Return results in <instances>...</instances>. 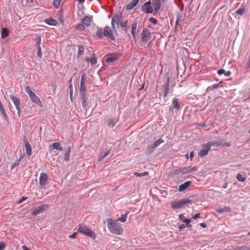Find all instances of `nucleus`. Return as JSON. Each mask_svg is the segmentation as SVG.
Here are the masks:
<instances>
[{"instance_id":"38","label":"nucleus","mask_w":250,"mask_h":250,"mask_svg":"<svg viewBox=\"0 0 250 250\" xmlns=\"http://www.w3.org/2000/svg\"><path fill=\"white\" fill-rule=\"evenodd\" d=\"M236 179L239 181L241 182H244L246 180V178L243 177L242 174L240 173H239L236 176Z\"/></svg>"},{"instance_id":"35","label":"nucleus","mask_w":250,"mask_h":250,"mask_svg":"<svg viewBox=\"0 0 250 250\" xmlns=\"http://www.w3.org/2000/svg\"><path fill=\"white\" fill-rule=\"evenodd\" d=\"M0 111L2 113V115L4 117V118L6 119L7 118V116L6 113H5V110L3 107V105L1 102H0Z\"/></svg>"},{"instance_id":"19","label":"nucleus","mask_w":250,"mask_h":250,"mask_svg":"<svg viewBox=\"0 0 250 250\" xmlns=\"http://www.w3.org/2000/svg\"><path fill=\"white\" fill-rule=\"evenodd\" d=\"M216 210L220 213H223L224 212H230L231 209L229 207H224V208H218Z\"/></svg>"},{"instance_id":"55","label":"nucleus","mask_w":250,"mask_h":250,"mask_svg":"<svg viewBox=\"0 0 250 250\" xmlns=\"http://www.w3.org/2000/svg\"><path fill=\"white\" fill-rule=\"evenodd\" d=\"M200 213H197V214H196L195 215H194L192 217V219H195L196 218H200Z\"/></svg>"},{"instance_id":"8","label":"nucleus","mask_w":250,"mask_h":250,"mask_svg":"<svg viewBox=\"0 0 250 250\" xmlns=\"http://www.w3.org/2000/svg\"><path fill=\"white\" fill-rule=\"evenodd\" d=\"M48 179V175L45 173H41L39 177V183L41 187H44L46 185Z\"/></svg>"},{"instance_id":"56","label":"nucleus","mask_w":250,"mask_h":250,"mask_svg":"<svg viewBox=\"0 0 250 250\" xmlns=\"http://www.w3.org/2000/svg\"><path fill=\"white\" fill-rule=\"evenodd\" d=\"M27 199V197H23L20 200H19L18 202V204H21L22 202H23L24 200H25Z\"/></svg>"},{"instance_id":"18","label":"nucleus","mask_w":250,"mask_h":250,"mask_svg":"<svg viewBox=\"0 0 250 250\" xmlns=\"http://www.w3.org/2000/svg\"><path fill=\"white\" fill-rule=\"evenodd\" d=\"M139 2V0H132L129 4L126 5L127 10H131L136 6Z\"/></svg>"},{"instance_id":"54","label":"nucleus","mask_w":250,"mask_h":250,"mask_svg":"<svg viewBox=\"0 0 250 250\" xmlns=\"http://www.w3.org/2000/svg\"><path fill=\"white\" fill-rule=\"evenodd\" d=\"M77 235V232H74L72 235H71L69 237L72 239H74L76 237Z\"/></svg>"},{"instance_id":"39","label":"nucleus","mask_w":250,"mask_h":250,"mask_svg":"<svg viewBox=\"0 0 250 250\" xmlns=\"http://www.w3.org/2000/svg\"><path fill=\"white\" fill-rule=\"evenodd\" d=\"M207 145L208 146H209V147L210 148L211 147V146H219L221 145V144L218 143L216 141H214V142H208Z\"/></svg>"},{"instance_id":"5","label":"nucleus","mask_w":250,"mask_h":250,"mask_svg":"<svg viewBox=\"0 0 250 250\" xmlns=\"http://www.w3.org/2000/svg\"><path fill=\"white\" fill-rule=\"evenodd\" d=\"M48 208V205L46 204H43L41 205V206L35 208L32 212H31L32 215H37L39 214L44 210H47Z\"/></svg>"},{"instance_id":"11","label":"nucleus","mask_w":250,"mask_h":250,"mask_svg":"<svg viewBox=\"0 0 250 250\" xmlns=\"http://www.w3.org/2000/svg\"><path fill=\"white\" fill-rule=\"evenodd\" d=\"M24 146L26 153L28 157H30L32 152V147L27 139H24Z\"/></svg>"},{"instance_id":"61","label":"nucleus","mask_w":250,"mask_h":250,"mask_svg":"<svg viewBox=\"0 0 250 250\" xmlns=\"http://www.w3.org/2000/svg\"><path fill=\"white\" fill-rule=\"evenodd\" d=\"M231 146V144L229 142H227V143H225L224 145H223V146Z\"/></svg>"},{"instance_id":"6","label":"nucleus","mask_w":250,"mask_h":250,"mask_svg":"<svg viewBox=\"0 0 250 250\" xmlns=\"http://www.w3.org/2000/svg\"><path fill=\"white\" fill-rule=\"evenodd\" d=\"M151 38V35L149 30L147 28L143 30L141 34V41L143 42H147Z\"/></svg>"},{"instance_id":"9","label":"nucleus","mask_w":250,"mask_h":250,"mask_svg":"<svg viewBox=\"0 0 250 250\" xmlns=\"http://www.w3.org/2000/svg\"><path fill=\"white\" fill-rule=\"evenodd\" d=\"M103 34L105 37L108 38L111 40H114V36L112 33V31L108 26H106L104 27L103 31Z\"/></svg>"},{"instance_id":"13","label":"nucleus","mask_w":250,"mask_h":250,"mask_svg":"<svg viewBox=\"0 0 250 250\" xmlns=\"http://www.w3.org/2000/svg\"><path fill=\"white\" fill-rule=\"evenodd\" d=\"M204 149L201 150L199 152V155L201 157L207 155L209 150H210L209 146H208L207 144L204 145Z\"/></svg>"},{"instance_id":"49","label":"nucleus","mask_w":250,"mask_h":250,"mask_svg":"<svg viewBox=\"0 0 250 250\" xmlns=\"http://www.w3.org/2000/svg\"><path fill=\"white\" fill-rule=\"evenodd\" d=\"M5 244L0 242V250H4L5 249Z\"/></svg>"},{"instance_id":"40","label":"nucleus","mask_w":250,"mask_h":250,"mask_svg":"<svg viewBox=\"0 0 250 250\" xmlns=\"http://www.w3.org/2000/svg\"><path fill=\"white\" fill-rule=\"evenodd\" d=\"M115 122L114 121V120H112V119H109V120L107 121V125L108 126H111V127H113L115 125Z\"/></svg>"},{"instance_id":"1","label":"nucleus","mask_w":250,"mask_h":250,"mask_svg":"<svg viewBox=\"0 0 250 250\" xmlns=\"http://www.w3.org/2000/svg\"><path fill=\"white\" fill-rule=\"evenodd\" d=\"M127 23V20H124L120 13L114 16L111 20L112 28L115 31H116V28H118L120 23L121 27L124 29L125 32H126Z\"/></svg>"},{"instance_id":"24","label":"nucleus","mask_w":250,"mask_h":250,"mask_svg":"<svg viewBox=\"0 0 250 250\" xmlns=\"http://www.w3.org/2000/svg\"><path fill=\"white\" fill-rule=\"evenodd\" d=\"M9 30L7 28H3L1 31V37L2 39L6 38L9 35Z\"/></svg>"},{"instance_id":"37","label":"nucleus","mask_w":250,"mask_h":250,"mask_svg":"<svg viewBox=\"0 0 250 250\" xmlns=\"http://www.w3.org/2000/svg\"><path fill=\"white\" fill-rule=\"evenodd\" d=\"M25 91L30 97L31 95L33 94L34 93L32 91L31 88L30 86H27L25 87Z\"/></svg>"},{"instance_id":"22","label":"nucleus","mask_w":250,"mask_h":250,"mask_svg":"<svg viewBox=\"0 0 250 250\" xmlns=\"http://www.w3.org/2000/svg\"><path fill=\"white\" fill-rule=\"evenodd\" d=\"M45 22L46 23L50 25H56L58 23V21L56 20H55L52 18H49L46 19L45 20Z\"/></svg>"},{"instance_id":"57","label":"nucleus","mask_w":250,"mask_h":250,"mask_svg":"<svg viewBox=\"0 0 250 250\" xmlns=\"http://www.w3.org/2000/svg\"><path fill=\"white\" fill-rule=\"evenodd\" d=\"M180 19V16L179 15H177V18H176V20L175 21L176 25H177Z\"/></svg>"},{"instance_id":"20","label":"nucleus","mask_w":250,"mask_h":250,"mask_svg":"<svg viewBox=\"0 0 250 250\" xmlns=\"http://www.w3.org/2000/svg\"><path fill=\"white\" fill-rule=\"evenodd\" d=\"M189 173L188 171V167H182V168L177 169L174 172V173L175 174H186V173Z\"/></svg>"},{"instance_id":"60","label":"nucleus","mask_w":250,"mask_h":250,"mask_svg":"<svg viewBox=\"0 0 250 250\" xmlns=\"http://www.w3.org/2000/svg\"><path fill=\"white\" fill-rule=\"evenodd\" d=\"M194 157V153H193V151H191L190 152V160H191Z\"/></svg>"},{"instance_id":"59","label":"nucleus","mask_w":250,"mask_h":250,"mask_svg":"<svg viewBox=\"0 0 250 250\" xmlns=\"http://www.w3.org/2000/svg\"><path fill=\"white\" fill-rule=\"evenodd\" d=\"M152 44H153L152 42L150 41L148 44V47L149 49H151L152 48Z\"/></svg>"},{"instance_id":"64","label":"nucleus","mask_w":250,"mask_h":250,"mask_svg":"<svg viewBox=\"0 0 250 250\" xmlns=\"http://www.w3.org/2000/svg\"><path fill=\"white\" fill-rule=\"evenodd\" d=\"M22 249L23 250H30L28 249L25 245L22 246Z\"/></svg>"},{"instance_id":"17","label":"nucleus","mask_w":250,"mask_h":250,"mask_svg":"<svg viewBox=\"0 0 250 250\" xmlns=\"http://www.w3.org/2000/svg\"><path fill=\"white\" fill-rule=\"evenodd\" d=\"M190 181H187L185 182L184 184H181L179 186L178 190L179 191H183L185 190L188 188V187L190 185Z\"/></svg>"},{"instance_id":"23","label":"nucleus","mask_w":250,"mask_h":250,"mask_svg":"<svg viewBox=\"0 0 250 250\" xmlns=\"http://www.w3.org/2000/svg\"><path fill=\"white\" fill-rule=\"evenodd\" d=\"M137 22H134L131 25V34L133 37V38L135 39V34H136V30L137 28Z\"/></svg>"},{"instance_id":"44","label":"nucleus","mask_w":250,"mask_h":250,"mask_svg":"<svg viewBox=\"0 0 250 250\" xmlns=\"http://www.w3.org/2000/svg\"><path fill=\"white\" fill-rule=\"evenodd\" d=\"M22 158H20L19 160H17L11 167V169H12L14 168V167L17 166H18Z\"/></svg>"},{"instance_id":"34","label":"nucleus","mask_w":250,"mask_h":250,"mask_svg":"<svg viewBox=\"0 0 250 250\" xmlns=\"http://www.w3.org/2000/svg\"><path fill=\"white\" fill-rule=\"evenodd\" d=\"M133 174L137 177H142L145 176L148 174V172L147 171H145L142 173H138L137 172H134Z\"/></svg>"},{"instance_id":"21","label":"nucleus","mask_w":250,"mask_h":250,"mask_svg":"<svg viewBox=\"0 0 250 250\" xmlns=\"http://www.w3.org/2000/svg\"><path fill=\"white\" fill-rule=\"evenodd\" d=\"M50 148L52 149H55L60 151L62 150L61 144L59 142L53 143L51 146H50Z\"/></svg>"},{"instance_id":"63","label":"nucleus","mask_w":250,"mask_h":250,"mask_svg":"<svg viewBox=\"0 0 250 250\" xmlns=\"http://www.w3.org/2000/svg\"><path fill=\"white\" fill-rule=\"evenodd\" d=\"M200 226L203 227V228H206L207 227V225L205 223H202L200 224Z\"/></svg>"},{"instance_id":"30","label":"nucleus","mask_w":250,"mask_h":250,"mask_svg":"<svg viewBox=\"0 0 250 250\" xmlns=\"http://www.w3.org/2000/svg\"><path fill=\"white\" fill-rule=\"evenodd\" d=\"M84 47L83 45L79 46V49H78V51L77 52V55L78 58L80 57L83 54V53L84 52Z\"/></svg>"},{"instance_id":"2","label":"nucleus","mask_w":250,"mask_h":250,"mask_svg":"<svg viewBox=\"0 0 250 250\" xmlns=\"http://www.w3.org/2000/svg\"><path fill=\"white\" fill-rule=\"evenodd\" d=\"M107 227L110 231L117 235H120L123 232V229L121 225L114 221L112 219L108 218L106 220Z\"/></svg>"},{"instance_id":"3","label":"nucleus","mask_w":250,"mask_h":250,"mask_svg":"<svg viewBox=\"0 0 250 250\" xmlns=\"http://www.w3.org/2000/svg\"><path fill=\"white\" fill-rule=\"evenodd\" d=\"M78 232L93 239L96 237V235L93 231L90 230L86 226L83 224L78 225Z\"/></svg>"},{"instance_id":"47","label":"nucleus","mask_w":250,"mask_h":250,"mask_svg":"<svg viewBox=\"0 0 250 250\" xmlns=\"http://www.w3.org/2000/svg\"><path fill=\"white\" fill-rule=\"evenodd\" d=\"M38 56L40 58L42 57V50L40 46H38Z\"/></svg>"},{"instance_id":"52","label":"nucleus","mask_w":250,"mask_h":250,"mask_svg":"<svg viewBox=\"0 0 250 250\" xmlns=\"http://www.w3.org/2000/svg\"><path fill=\"white\" fill-rule=\"evenodd\" d=\"M179 219L181 220V221H183V222H184V220H187V219H186L185 216H184L183 214H181L180 215H179Z\"/></svg>"},{"instance_id":"50","label":"nucleus","mask_w":250,"mask_h":250,"mask_svg":"<svg viewBox=\"0 0 250 250\" xmlns=\"http://www.w3.org/2000/svg\"><path fill=\"white\" fill-rule=\"evenodd\" d=\"M85 82H86L85 76L84 74H83L81 77V83H85Z\"/></svg>"},{"instance_id":"29","label":"nucleus","mask_w":250,"mask_h":250,"mask_svg":"<svg viewBox=\"0 0 250 250\" xmlns=\"http://www.w3.org/2000/svg\"><path fill=\"white\" fill-rule=\"evenodd\" d=\"M128 213H129V211H127V212H126L125 213L122 215L121 217H119L117 220L120 221L122 222H125L126 220V218H127V215Z\"/></svg>"},{"instance_id":"48","label":"nucleus","mask_w":250,"mask_h":250,"mask_svg":"<svg viewBox=\"0 0 250 250\" xmlns=\"http://www.w3.org/2000/svg\"><path fill=\"white\" fill-rule=\"evenodd\" d=\"M149 21L150 22H151L152 23H153L154 24H156L157 23V21L155 19L153 18H150L149 19Z\"/></svg>"},{"instance_id":"32","label":"nucleus","mask_w":250,"mask_h":250,"mask_svg":"<svg viewBox=\"0 0 250 250\" xmlns=\"http://www.w3.org/2000/svg\"><path fill=\"white\" fill-rule=\"evenodd\" d=\"M85 26L83 23H79L75 26V29L77 30L81 31H83L85 29Z\"/></svg>"},{"instance_id":"4","label":"nucleus","mask_w":250,"mask_h":250,"mask_svg":"<svg viewBox=\"0 0 250 250\" xmlns=\"http://www.w3.org/2000/svg\"><path fill=\"white\" fill-rule=\"evenodd\" d=\"M191 202V201L188 198L182 199L177 201H173L170 203L171 207L173 209H179L182 208L184 205Z\"/></svg>"},{"instance_id":"27","label":"nucleus","mask_w":250,"mask_h":250,"mask_svg":"<svg viewBox=\"0 0 250 250\" xmlns=\"http://www.w3.org/2000/svg\"><path fill=\"white\" fill-rule=\"evenodd\" d=\"M163 142H164V140L161 138H160L158 140L155 141L153 143L152 146H151V149H152L151 151H152L155 148L158 146L161 143H162Z\"/></svg>"},{"instance_id":"51","label":"nucleus","mask_w":250,"mask_h":250,"mask_svg":"<svg viewBox=\"0 0 250 250\" xmlns=\"http://www.w3.org/2000/svg\"><path fill=\"white\" fill-rule=\"evenodd\" d=\"M41 43V38L40 37H38L36 39V43L38 46H40V44Z\"/></svg>"},{"instance_id":"14","label":"nucleus","mask_w":250,"mask_h":250,"mask_svg":"<svg viewBox=\"0 0 250 250\" xmlns=\"http://www.w3.org/2000/svg\"><path fill=\"white\" fill-rule=\"evenodd\" d=\"M91 20L92 19L90 17L85 16L82 19L81 23L87 27L90 25Z\"/></svg>"},{"instance_id":"31","label":"nucleus","mask_w":250,"mask_h":250,"mask_svg":"<svg viewBox=\"0 0 250 250\" xmlns=\"http://www.w3.org/2000/svg\"><path fill=\"white\" fill-rule=\"evenodd\" d=\"M172 104L174 108H176V109L180 108V104H179L178 100L176 98H174L172 100Z\"/></svg>"},{"instance_id":"25","label":"nucleus","mask_w":250,"mask_h":250,"mask_svg":"<svg viewBox=\"0 0 250 250\" xmlns=\"http://www.w3.org/2000/svg\"><path fill=\"white\" fill-rule=\"evenodd\" d=\"M117 59L118 58L116 56L110 55L106 58L105 62H107L112 63L116 61Z\"/></svg>"},{"instance_id":"7","label":"nucleus","mask_w":250,"mask_h":250,"mask_svg":"<svg viewBox=\"0 0 250 250\" xmlns=\"http://www.w3.org/2000/svg\"><path fill=\"white\" fill-rule=\"evenodd\" d=\"M142 10L145 13H151L153 12V9L151 6L150 0H149L144 4L142 7Z\"/></svg>"},{"instance_id":"53","label":"nucleus","mask_w":250,"mask_h":250,"mask_svg":"<svg viewBox=\"0 0 250 250\" xmlns=\"http://www.w3.org/2000/svg\"><path fill=\"white\" fill-rule=\"evenodd\" d=\"M225 70L223 69H221L218 71V74L220 75H222V74H225Z\"/></svg>"},{"instance_id":"12","label":"nucleus","mask_w":250,"mask_h":250,"mask_svg":"<svg viewBox=\"0 0 250 250\" xmlns=\"http://www.w3.org/2000/svg\"><path fill=\"white\" fill-rule=\"evenodd\" d=\"M31 100L34 103L38 104L40 106H42V103L40 99V98L35 94L34 93L30 97Z\"/></svg>"},{"instance_id":"10","label":"nucleus","mask_w":250,"mask_h":250,"mask_svg":"<svg viewBox=\"0 0 250 250\" xmlns=\"http://www.w3.org/2000/svg\"><path fill=\"white\" fill-rule=\"evenodd\" d=\"M152 5L154 7L153 14L155 15L157 14L161 6V2L160 0H152Z\"/></svg>"},{"instance_id":"46","label":"nucleus","mask_w":250,"mask_h":250,"mask_svg":"<svg viewBox=\"0 0 250 250\" xmlns=\"http://www.w3.org/2000/svg\"><path fill=\"white\" fill-rule=\"evenodd\" d=\"M190 219H187V220H184V222L186 223V226L188 228H190L192 226L190 224Z\"/></svg>"},{"instance_id":"36","label":"nucleus","mask_w":250,"mask_h":250,"mask_svg":"<svg viewBox=\"0 0 250 250\" xmlns=\"http://www.w3.org/2000/svg\"><path fill=\"white\" fill-rule=\"evenodd\" d=\"M96 35L99 38H102L103 37L102 29L100 28H97L96 32Z\"/></svg>"},{"instance_id":"16","label":"nucleus","mask_w":250,"mask_h":250,"mask_svg":"<svg viewBox=\"0 0 250 250\" xmlns=\"http://www.w3.org/2000/svg\"><path fill=\"white\" fill-rule=\"evenodd\" d=\"M11 100L13 101L14 104L15 105L16 108L17 110H19V107H20V101L19 99L14 96L10 95V96Z\"/></svg>"},{"instance_id":"28","label":"nucleus","mask_w":250,"mask_h":250,"mask_svg":"<svg viewBox=\"0 0 250 250\" xmlns=\"http://www.w3.org/2000/svg\"><path fill=\"white\" fill-rule=\"evenodd\" d=\"M71 147L69 146L67 148L65 153L64 155V160L66 162H68L70 160L69 157H70V152H71Z\"/></svg>"},{"instance_id":"58","label":"nucleus","mask_w":250,"mask_h":250,"mask_svg":"<svg viewBox=\"0 0 250 250\" xmlns=\"http://www.w3.org/2000/svg\"><path fill=\"white\" fill-rule=\"evenodd\" d=\"M185 228V225L184 224H181L179 226V228L180 229L182 230Z\"/></svg>"},{"instance_id":"43","label":"nucleus","mask_w":250,"mask_h":250,"mask_svg":"<svg viewBox=\"0 0 250 250\" xmlns=\"http://www.w3.org/2000/svg\"><path fill=\"white\" fill-rule=\"evenodd\" d=\"M244 12H245L244 8H240L236 10V13L238 15H242L244 13Z\"/></svg>"},{"instance_id":"42","label":"nucleus","mask_w":250,"mask_h":250,"mask_svg":"<svg viewBox=\"0 0 250 250\" xmlns=\"http://www.w3.org/2000/svg\"><path fill=\"white\" fill-rule=\"evenodd\" d=\"M80 91H86L85 83H80Z\"/></svg>"},{"instance_id":"33","label":"nucleus","mask_w":250,"mask_h":250,"mask_svg":"<svg viewBox=\"0 0 250 250\" xmlns=\"http://www.w3.org/2000/svg\"><path fill=\"white\" fill-rule=\"evenodd\" d=\"M62 0H54L53 2V6L56 8L58 9L60 6Z\"/></svg>"},{"instance_id":"62","label":"nucleus","mask_w":250,"mask_h":250,"mask_svg":"<svg viewBox=\"0 0 250 250\" xmlns=\"http://www.w3.org/2000/svg\"><path fill=\"white\" fill-rule=\"evenodd\" d=\"M231 74V72L229 71H227V72H225V75L227 76H230Z\"/></svg>"},{"instance_id":"41","label":"nucleus","mask_w":250,"mask_h":250,"mask_svg":"<svg viewBox=\"0 0 250 250\" xmlns=\"http://www.w3.org/2000/svg\"><path fill=\"white\" fill-rule=\"evenodd\" d=\"M188 172H191L193 171H196L197 170V167L196 166L191 167L188 166Z\"/></svg>"},{"instance_id":"45","label":"nucleus","mask_w":250,"mask_h":250,"mask_svg":"<svg viewBox=\"0 0 250 250\" xmlns=\"http://www.w3.org/2000/svg\"><path fill=\"white\" fill-rule=\"evenodd\" d=\"M168 82L167 83V84L166 85L165 89V92L164 94V97H166L168 94Z\"/></svg>"},{"instance_id":"26","label":"nucleus","mask_w":250,"mask_h":250,"mask_svg":"<svg viewBox=\"0 0 250 250\" xmlns=\"http://www.w3.org/2000/svg\"><path fill=\"white\" fill-rule=\"evenodd\" d=\"M85 60L87 62H90L91 64L93 65L96 64L97 63L96 58L94 56L90 58L86 57Z\"/></svg>"},{"instance_id":"15","label":"nucleus","mask_w":250,"mask_h":250,"mask_svg":"<svg viewBox=\"0 0 250 250\" xmlns=\"http://www.w3.org/2000/svg\"><path fill=\"white\" fill-rule=\"evenodd\" d=\"M80 94L81 96V99L83 101V102L82 103L83 107L84 108L86 107V97L85 95V91H80Z\"/></svg>"}]
</instances>
